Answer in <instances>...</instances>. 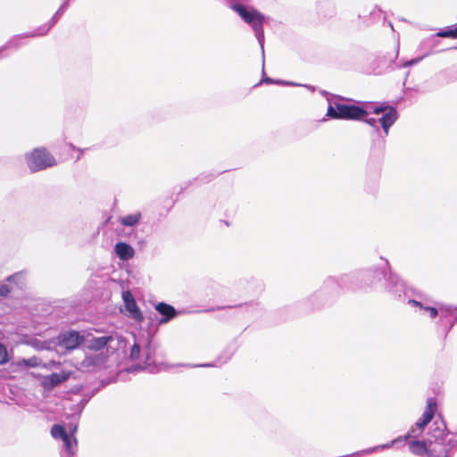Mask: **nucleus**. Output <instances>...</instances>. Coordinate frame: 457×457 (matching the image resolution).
Returning a JSON list of instances; mask_svg holds the SVG:
<instances>
[{"label": "nucleus", "instance_id": "f257e3e1", "mask_svg": "<svg viewBox=\"0 0 457 457\" xmlns=\"http://www.w3.org/2000/svg\"><path fill=\"white\" fill-rule=\"evenodd\" d=\"M322 96H327L328 103L326 116L336 120H360L364 119L371 111V105L365 103L363 106L342 104L337 96H331L325 90L320 91Z\"/></svg>", "mask_w": 457, "mask_h": 457}, {"label": "nucleus", "instance_id": "f03ea898", "mask_svg": "<svg viewBox=\"0 0 457 457\" xmlns=\"http://www.w3.org/2000/svg\"><path fill=\"white\" fill-rule=\"evenodd\" d=\"M372 112L376 114L385 112L378 120L375 118L364 120L367 124L374 128L375 138L373 139V145L379 149H384L389 128L396 121L398 113L395 108L388 106L386 104L375 106Z\"/></svg>", "mask_w": 457, "mask_h": 457}, {"label": "nucleus", "instance_id": "7ed1b4c3", "mask_svg": "<svg viewBox=\"0 0 457 457\" xmlns=\"http://www.w3.org/2000/svg\"><path fill=\"white\" fill-rule=\"evenodd\" d=\"M447 49H457V30H438L436 35L422 41L420 45L421 54L410 60L406 65L412 66L430 54Z\"/></svg>", "mask_w": 457, "mask_h": 457}, {"label": "nucleus", "instance_id": "20e7f679", "mask_svg": "<svg viewBox=\"0 0 457 457\" xmlns=\"http://www.w3.org/2000/svg\"><path fill=\"white\" fill-rule=\"evenodd\" d=\"M230 8L252 29H262V27H278L281 22L271 17L266 16L253 6L244 3H231Z\"/></svg>", "mask_w": 457, "mask_h": 457}, {"label": "nucleus", "instance_id": "39448f33", "mask_svg": "<svg viewBox=\"0 0 457 457\" xmlns=\"http://www.w3.org/2000/svg\"><path fill=\"white\" fill-rule=\"evenodd\" d=\"M370 275L368 272H355L344 274L339 277H329L325 282V287L335 292L343 290H355L362 287L361 278Z\"/></svg>", "mask_w": 457, "mask_h": 457}, {"label": "nucleus", "instance_id": "423d86ee", "mask_svg": "<svg viewBox=\"0 0 457 457\" xmlns=\"http://www.w3.org/2000/svg\"><path fill=\"white\" fill-rule=\"evenodd\" d=\"M27 164L32 172L55 165V160L46 149L37 148L26 155Z\"/></svg>", "mask_w": 457, "mask_h": 457}, {"label": "nucleus", "instance_id": "0eeeda50", "mask_svg": "<svg viewBox=\"0 0 457 457\" xmlns=\"http://www.w3.org/2000/svg\"><path fill=\"white\" fill-rule=\"evenodd\" d=\"M364 272H368L370 275L361 278V280L362 281V287L365 286H373L383 279L386 285L389 273L391 272L390 265L387 260H384L381 267L365 270Z\"/></svg>", "mask_w": 457, "mask_h": 457}, {"label": "nucleus", "instance_id": "6e6552de", "mask_svg": "<svg viewBox=\"0 0 457 457\" xmlns=\"http://www.w3.org/2000/svg\"><path fill=\"white\" fill-rule=\"evenodd\" d=\"M363 25L366 27H376V28H390L394 29L391 21L387 20L384 12L375 6L370 12L369 16L364 17Z\"/></svg>", "mask_w": 457, "mask_h": 457}, {"label": "nucleus", "instance_id": "1a4fd4ad", "mask_svg": "<svg viewBox=\"0 0 457 457\" xmlns=\"http://www.w3.org/2000/svg\"><path fill=\"white\" fill-rule=\"evenodd\" d=\"M432 440H410L408 446L410 452L417 456L436 457L435 450L431 448Z\"/></svg>", "mask_w": 457, "mask_h": 457}, {"label": "nucleus", "instance_id": "9d476101", "mask_svg": "<svg viewBox=\"0 0 457 457\" xmlns=\"http://www.w3.org/2000/svg\"><path fill=\"white\" fill-rule=\"evenodd\" d=\"M71 374V371L66 370H62L60 373H52L43 378L41 385L45 389L52 390L54 387L68 380Z\"/></svg>", "mask_w": 457, "mask_h": 457}, {"label": "nucleus", "instance_id": "9b49d317", "mask_svg": "<svg viewBox=\"0 0 457 457\" xmlns=\"http://www.w3.org/2000/svg\"><path fill=\"white\" fill-rule=\"evenodd\" d=\"M446 424L442 419L440 421L436 420L429 428V430L428 432V439H431L432 444H444V438L446 435Z\"/></svg>", "mask_w": 457, "mask_h": 457}, {"label": "nucleus", "instance_id": "f8f14e48", "mask_svg": "<svg viewBox=\"0 0 457 457\" xmlns=\"http://www.w3.org/2000/svg\"><path fill=\"white\" fill-rule=\"evenodd\" d=\"M122 299L126 307L127 312L129 313V316L137 321L143 320V315L139 311L136 301L129 291H126L122 293Z\"/></svg>", "mask_w": 457, "mask_h": 457}, {"label": "nucleus", "instance_id": "ddd939ff", "mask_svg": "<svg viewBox=\"0 0 457 457\" xmlns=\"http://www.w3.org/2000/svg\"><path fill=\"white\" fill-rule=\"evenodd\" d=\"M386 287L389 293L399 298H401L403 295H406L405 284L392 272L389 273Z\"/></svg>", "mask_w": 457, "mask_h": 457}, {"label": "nucleus", "instance_id": "4468645a", "mask_svg": "<svg viewBox=\"0 0 457 457\" xmlns=\"http://www.w3.org/2000/svg\"><path fill=\"white\" fill-rule=\"evenodd\" d=\"M114 341H117L119 344H121L122 341L120 340L119 337L116 336H102L98 337H92L87 340V346L91 350H101L104 346L110 345Z\"/></svg>", "mask_w": 457, "mask_h": 457}, {"label": "nucleus", "instance_id": "2eb2a0df", "mask_svg": "<svg viewBox=\"0 0 457 457\" xmlns=\"http://www.w3.org/2000/svg\"><path fill=\"white\" fill-rule=\"evenodd\" d=\"M336 11V3L333 0H320L316 3L317 14L323 19L333 17Z\"/></svg>", "mask_w": 457, "mask_h": 457}, {"label": "nucleus", "instance_id": "dca6fc26", "mask_svg": "<svg viewBox=\"0 0 457 457\" xmlns=\"http://www.w3.org/2000/svg\"><path fill=\"white\" fill-rule=\"evenodd\" d=\"M436 410V402L434 398H428L427 401V407L422 414V417L415 423V425L425 429L426 426L431 421Z\"/></svg>", "mask_w": 457, "mask_h": 457}, {"label": "nucleus", "instance_id": "f3484780", "mask_svg": "<svg viewBox=\"0 0 457 457\" xmlns=\"http://www.w3.org/2000/svg\"><path fill=\"white\" fill-rule=\"evenodd\" d=\"M81 343V337L79 333L71 331L62 336L61 345L64 348L72 350L78 347Z\"/></svg>", "mask_w": 457, "mask_h": 457}, {"label": "nucleus", "instance_id": "a211bd4d", "mask_svg": "<svg viewBox=\"0 0 457 457\" xmlns=\"http://www.w3.org/2000/svg\"><path fill=\"white\" fill-rule=\"evenodd\" d=\"M134 337V343L130 347L129 357L131 361H138L140 362L145 363L146 357H145V353H142V345L143 341L141 339Z\"/></svg>", "mask_w": 457, "mask_h": 457}, {"label": "nucleus", "instance_id": "6ab92c4d", "mask_svg": "<svg viewBox=\"0 0 457 457\" xmlns=\"http://www.w3.org/2000/svg\"><path fill=\"white\" fill-rule=\"evenodd\" d=\"M114 250L119 258L123 261L131 259L135 253L134 249L129 245L123 242L117 243Z\"/></svg>", "mask_w": 457, "mask_h": 457}, {"label": "nucleus", "instance_id": "aec40b11", "mask_svg": "<svg viewBox=\"0 0 457 457\" xmlns=\"http://www.w3.org/2000/svg\"><path fill=\"white\" fill-rule=\"evenodd\" d=\"M220 286L215 282L209 281L202 287V295L204 298L212 299L219 295Z\"/></svg>", "mask_w": 457, "mask_h": 457}, {"label": "nucleus", "instance_id": "412c9836", "mask_svg": "<svg viewBox=\"0 0 457 457\" xmlns=\"http://www.w3.org/2000/svg\"><path fill=\"white\" fill-rule=\"evenodd\" d=\"M397 55H398V47L393 53L378 56V63L377 65V68H378L379 70H385V69L388 68L394 62V61L396 59Z\"/></svg>", "mask_w": 457, "mask_h": 457}, {"label": "nucleus", "instance_id": "4be33fe9", "mask_svg": "<svg viewBox=\"0 0 457 457\" xmlns=\"http://www.w3.org/2000/svg\"><path fill=\"white\" fill-rule=\"evenodd\" d=\"M77 431V427L71 428V435H67L63 439L64 448L69 455L74 453V447L77 445V440L74 437V433Z\"/></svg>", "mask_w": 457, "mask_h": 457}, {"label": "nucleus", "instance_id": "5701e85b", "mask_svg": "<svg viewBox=\"0 0 457 457\" xmlns=\"http://www.w3.org/2000/svg\"><path fill=\"white\" fill-rule=\"evenodd\" d=\"M436 305L438 306V314H440L439 322H443L445 320L454 314L455 308L452 305H446L440 303H436Z\"/></svg>", "mask_w": 457, "mask_h": 457}, {"label": "nucleus", "instance_id": "b1692460", "mask_svg": "<svg viewBox=\"0 0 457 457\" xmlns=\"http://www.w3.org/2000/svg\"><path fill=\"white\" fill-rule=\"evenodd\" d=\"M16 365L21 369L28 367H39L42 366V361L37 356L30 357L29 359H21L16 362Z\"/></svg>", "mask_w": 457, "mask_h": 457}, {"label": "nucleus", "instance_id": "393cba45", "mask_svg": "<svg viewBox=\"0 0 457 457\" xmlns=\"http://www.w3.org/2000/svg\"><path fill=\"white\" fill-rule=\"evenodd\" d=\"M408 303L412 304L414 306H418L420 307V309L428 312L429 316L433 319L438 315V306L436 305L435 307L425 306L421 302L416 300H409Z\"/></svg>", "mask_w": 457, "mask_h": 457}, {"label": "nucleus", "instance_id": "a878e982", "mask_svg": "<svg viewBox=\"0 0 457 457\" xmlns=\"http://www.w3.org/2000/svg\"><path fill=\"white\" fill-rule=\"evenodd\" d=\"M156 311L164 316L160 321L167 322L171 319V306L163 303H160L155 306Z\"/></svg>", "mask_w": 457, "mask_h": 457}, {"label": "nucleus", "instance_id": "bb28decb", "mask_svg": "<svg viewBox=\"0 0 457 457\" xmlns=\"http://www.w3.org/2000/svg\"><path fill=\"white\" fill-rule=\"evenodd\" d=\"M403 441H405L404 440V436H398L397 438L392 440L391 442H389L387 444L378 445V446H375V447L364 450V451H362L361 453H373V452H376V451L380 450V449H388V448L392 447L394 445H395L396 443L403 442Z\"/></svg>", "mask_w": 457, "mask_h": 457}, {"label": "nucleus", "instance_id": "cd10ccee", "mask_svg": "<svg viewBox=\"0 0 457 457\" xmlns=\"http://www.w3.org/2000/svg\"><path fill=\"white\" fill-rule=\"evenodd\" d=\"M141 218V214L139 212L129 214L120 218V223L124 226H134L138 223Z\"/></svg>", "mask_w": 457, "mask_h": 457}, {"label": "nucleus", "instance_id": "c85d7f7f", "mask_svg": "<svg viewBox=\"0 0 457 457\" xmlns=\"http://www.w3.org/2000/svg\"><path fill=\"white\" fill-rule=\"evenodd\" d=\"M423 431L424 430L414 424L411 427L407 434L404 435V440H418V438L422 436Z\"/></svg>", "mask_w": 457, "mask_h": 457}, {"label": "nucleus", "instance_id": "c756f323", "mask_svg": "<svg viewBox=\"0 0 457 457\" xmlns=\"http://www.w3.org/2000/svg\"><path fill=\"white\" fill-rule=\"evenodd\" d=\"M51 435L55 439H63L68 434L61 425H54L51 428Z\"/></svg>", "mask_w": 457, "mask_h": 457}, {"label": "nucleus", "instance_id": "7c9ffc66", "mask_svg": "<svg viewBox=\"0 0 457 457\" xmlns=\"http://www.w3.org/2000/svg\"><path fill=\"white\" fill-rule=\"evenodd\" d=\"M255 37L260 44L262 55V72L264 73V34L263 30H255Z\"/></svg>", "mask_w": 457, "mask_h": 457}, {"label": "nucleus", "instance_id": "2f4dec72", "mask_svg": "<svg viewBox=\"0 0 457 457\" xmlns=\"http://www.w3.org/2000/svg\"><path fill=\"white\" fill-rule=\"evenodd\" d=\"M456 320H457V317L455 318V320H451L449 319H446L443 322H440V325L445 327V337H446V335L452 329V328L453 327L454 322Z\"/></svg>", "mask_w": 457, "mask_h": 457}, {"label": "nucleus", "instance_id": "473e14b6", "mask_svg": "<svg viewBox=\"0 0 457 457\" xmlns=\"http://www.w3.org/2000/svg\"><path fill=\"white\" fill-rule=\"evenodd\" d=\"M8 361V353L6 347L0 343V364H4Z\"/></svg>", "mask_w": 457, "mask_h": 457}, {"label": "nucleus", "instance_id": "72a5a7b5", "mask_svg": "<svg viewBox=\"0 0 457 457\" xmlns=\"http://www.w3.org/2000/svg\"><path fill=\"white\" fill-rule=\"evenodd\" d=\"M262 82L266 84H278V85H295V83L287 82L284 80H274L269 77L262 79Z\"/></svg>", "mask_w": 457, "mask_h": 457}, {"label": "nucleus", "instance_id": "f704fd0d", "mask_svg": "<svg viewBox=\"0 0 457 457\" xmlns=\"http://www.w3.org/2000/svg\"><path fill=\"white\" fill-rule=\"evenodd\" d=\"M10 293V287L6 284H0V295L6 296Z\"/></svg>", "mask_w": 457, "mask_h": 457}, {"label": "nucleus", "instance_id": "c9c22d12", "mask_svg": "<svg viewBox=\"0 0 457 457\" xmlns=\"http://www.w3.org/2000/svg\"><path fill=\"white\" fill-rule=\"evenodd\" d=\"M59 364H60V363H58V362H56V361H50V362H49V363H47V364H42V366H43V367H45L46 369L50 370V369H52V367H56V366H58Z\"/></svg>", "mask_w": 457, "mask_h": 457}, {"label": "nucleus", "instance_id": "e433bc0d", "mask_svg": "<svg viewBox=\"0 0 457 457\" xmlns=\"http://www.w3.org/2000/svg\"><path fill=\"white\" fill-rule=\"evenodd\" d=\"M294 86H303L304 87H306L307 89L311 90V91H315V87L314 86H312V85H301V84H295Z\"/></svg>", "mask_w": 457, "mask_h": 457}, {"label": "nucleus", "instance_id": "4c0bfd02", "mask_svg": "<svg viewBox=\"0 0 457 457\" xmlns=\"http://www.w3.org/2000/svg\"><path fill=\"white\" fill-rule=\"evenodd\" d=\"M443 29H457V22L455 24L445 26Z\"/></svg>", "mask_w": 457, "mask_h": 457}, {"label": "nucleus", "instance_id": "58836bf2", "mask_svg": "<svg viewBox=\"0 0 457 457\" xmlns=\"http://www.w3.org/2000/svg\"><path fill=\"white\" fill-rule=\"evenodd\" d=\"M172 312H173V318H174L175 316H177L178 314L182 313L183 312H177V311L175 310V308H173Z\"/></svg>", "mask_w": 457, "mask_h": 457}, {"label": "nucleus", "instance_id": "ea45409f", "mask_svg": "<svg viewBox=\"0 0 457 457\" xmlns=\"http://www.w3.org/2000/svg\"><path fill=\"white\" fill-rule=\"evenodd\" d=\"M222 309L221 307H216V308H211L209 310H206L205 312H210V311H215V310H220Z\"/></svg>", "mask_w": 457, "mask_h": 457}, {"label": "nucleus", "instance_id": "a19ab883", "mask_svg": "<svg viewBox=\"0 0 457 457\" xmlns=\"http://www.w3.org/2000/svg\"><path fill=\"white\" fill-rule=\"evenodd\" d=\"M204 367H206V366H211L210 364H204L203 365Z\"/></svg>", "mask_w": 457, "mask_h": 457}]
</instances>
